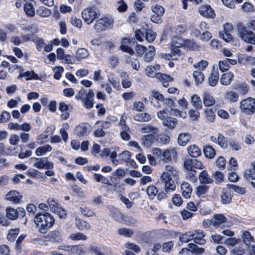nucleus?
<instances>
[{
	"label": "nucleus",
	"instance_id": "1",
	"mask_svg": "<svg viewBox=\"0 0 255 255\" xmlns=\"http://www.w3.org/2000/svg\"><path fill=\"white\" fill-rule=\"evenodd\" d=\"M34 222L39 233L45 234L54 226L55 220L49 212H39L35 214Z\"/></svg>",
	"mask_w": 255,
	"mask_h": 255
},
{
	"label": "nucleus",
	"instance_id": "2",
	"mask_svg": "<svg viewBox=\"0 0 255 255\" xmlns=\"http://www.w3.org/2000/svg\"><path fill=\"white\" fill-rule=\"evenodd\" d=\"M239 36L246 43L255 44V33L248 31L245 25L239 23L238 25Z\"/></svg>",
	"mask_w": 255,
	"mask_h": 255
},
{
	"label": "nucleus",
	"instance_id": "3",
	"mask_svg": "<svg viewBox=\"0 0 255 255\" xmlns=\"http://www.w3.org/2000/svg\"><path fill=\"white\" fill-rule=\"evenodd\" d=\"M94 179L97 182H101L103 184H107V191L108 192H114L118 189L121 190H124L125 187L123 184H119L118 183H112L109 182L108 178L103 176L101 174L95 173Z\"/></svg>",
	"mask_w": 255,
	"mask_h": 255
},
{
	"label": "nucleus",
	"instance_id": "4",
	"mask_svg": "<svg viewBox=\"0 0 255 255\" xmlns=\"http://www.w3.org/2000/svg\"><path fill=\"white\" fill-rule=\"evenodd\" d=\"M161 182L164 185V191L170 193L175 190L176 183L171 174L167 172H163L160 176Z\"/></svg>",
	"mask_w": 255,
	"mask_h": 255
},
{
	"label": "nucleus",
	"instance_id": "5",
	"mask_svg": "<svg viewBox=\"0 0 255 255\" xmlns=\"http://www.w3.org/2000/svg\"><path fill=\"white\" fill-rule=\"evenodd\" d=\"M153 155L157 158H161L165 159H175L177 157V151L176 148L168 149L162 152L160 149L158 148H154L153 150Z\"/></svg>",
	"mask_w": 255,
	"mask_h": 255
},
{
	"label": "nucleus",
	"instance_id": "6",
	"mask_svg": "<svg viewBox=\"0 0 255 255\" xmlns=\"http://www.w3.org/2000/svg\"><path fill=\"white\" fill-rule=\"evenodd\" d=\"M240 108L242 112L246 114H253L255 111V100L249 97L242 100Z\"/></svg>",
	"mask_w": 255,
	"mask_h": 255
},
{
	"label": "nucleus",
	"instance_id": "7",
	"mask_svg": "<svg viewBox=\"0 0 255 255\" xmlns=\"http://www.w3.org/2000/svg\"><path fill=\"white\" fill-rule=\"evenodd\" d=\"M113 23L114 21L112 19L104 17L96 21L95 29L97 31L100 32L108 28H112L113 26Z\"/></svg>",
	"mask_w": 255,
	"mask_h": 255
},
{
	"label": "nucleus",
	"instance_id": "8",
	"mask_svg": "<svg viewBox=\"0 0 255 255\" xmlns=\"http://www.w3.org/2000/svg\"><path fill=\"white\" fill-rule=\"evenodd\" d=\"M82 15L85 22L90 24L97 18L96 8L94 6L87 7L83 10Z\"/></svg>",
	"mask_w": 255,
	"mask_h": 255
},
{
	"label": "nucleus",
	"instance_id": "9",
	"mask_svg": "<svg viewBox=\"0 0 255 255\" xmlns=\"http://www.w3.org/2000/svg\"><path fill=\"white\" fill-rule=\"evenodd\" d=\"M204 248L198 247L195 244L189 243L187 248L181 250L179 254L181 255H197L204 253Z\"/></svg>",
	"mask_w": 255,
	"mask_h": 255
},
{
	"label": "nucleus",
	"instance_id": "10",
	"mask_svg": "<svg viewBox=\"0 0 255 255\" xmlns=\"http://www.w3.org/2000/svg\"><path fill=\"white\" fill-rule=\"evenodd\" d=\"M25 210L21 207H18L14 209L11 207H8L6 209V218L14 220L18 218H22L25 215Z\"/></svg>",
	"mask_w": 255,
	"mask_h": 255
},
{
	"label": "nucleus",
	"instance_id": "11",
	"mask_svg": "<svg viewBox=\"0 0 255 255\" xmlns=\"http://www.w3.org/2000/svg\"><path fill=\"white\" fill-rule=\"evenodd\" d=\"M193 160H184V168L186 173V178L192 182H196L198 180L197 176V171L196 169L193 168V165L191 162Z\"/></svg>",
	"mask_w": 255,
	"mask_h": 255
},
{
	"label": "nucleus",
	"instance_id": "12",
	"mask_svg": "<svg viewBox=\"0 0 255 255\" xmlns=\"http://www.w3.org/2000/svg\"><path fill=\"white\" fill-rule=\"evenodd\" d=\"M66 248V251H70L73 254L78 255H88L89 254L88 248L83 245L68 246Z\"/></svg>",
	"mask_w": 255,
	"mask_h": 255
},
{
	"label": "nucleus",
	"instance_id": "13",
	"mask_svg": "<svg viewBox=\"0 0 255 255\" xmlns=\"http://www.w3.org/2000/svg\"><path fill=\"white\" fill-rule=\"evenodd\" d=\"M221 201L223 204H228L232 202L233 193L230 188H223L220 194Z\"/></svg>",
	"mask_w": 255,
	"mask_h": 255
},
{
	"label": "nucleus",
	"instance_id": "14",
	"mask_svg": "<svg viewBox=\"0 0 255 255\" xmlns=\"http://www.w3.org/2000/svg\"><path fill=\"white\" fill-rule=\"evenodd\" d=\"M244 177L245 179L250 181L253 186L255 188V161L252 163L250 168L246 170Z\"/></svg>",
	"mask_w": 255,
	"mask_h": 255
},
{
	"label": "nucleus",
	"instance_id": "15",
	"mask_svg": "<svg viewBox=\"0 0 255 255\" xmlns=\"http://www.w3.org/2000/svg\"><path fill=\"white\" fill-rule=\"evenodd\" d=\"M22 196L16 190H11L5 195L7 200L10 201L13 203L18 204L21 201Z\"/></svg>",
	"mask_w": 255,
	"mask_h": 255
},
{
	"label": "nucleus",
	"instance_id": "16",
	"mask_svg": "<svg viewBox=\"0 0 255 255\" xmlns=\"http://www.w3.org/2000/svg\"><path fill=\"white\" fill-rule=\"evenodd\" d=\"M193 241L195 244L202 245L206 243V240L204 239L206 234L202 230H195L193 232Z\"/></svg>",
	"mask_w": 255,
	"mask_h": 255
},
{
	"label": "nucleus",
	"instance_id": "17",
	"mask_svg": "<svg viewBox=\"0 0 255 255\" xmlns=\"http://www.w3.org/2000/svg\"><path fill=\"white\" fill-rule=\"evenodd\" d=\"M199 12L203 16L213 18L215 15V13L209 5H201L198 9Z\"/></svg>",
	"mask_w": 255,
	"mask_h": 255
},
{
	"label": "nucleus",
	"instance_id": "18",
	"mask_svg": "<svg viewBox=\"0 0 255 255\" xmlns=\"http://www.w3.org/2000/svg\"><path fill=\"white\" fill-rule=\"evenodd\" d=\"M182 196L186 199L190 198L192 192L191 185L186 181H183L181 185Z\"/></svg>",
	"mask_w": 255,
	"mask_h": 255
},
{
	"label": "nucleus",
	"instance_id": "19",
	"mask_svg": "<svg viewBox=\"0 0 255 255\" xmlns=\"http://www.w3.org/2000/svg\"><path fill=\"white\" fill-rule=\"evenodd\" d=\"M142 241L148 245H152L157 240L155 239V236L151 232H145L141 234L140 236Z\"/></svg>",
	"mask_w": 255,
	"mask_h": 255
},
{
	"label": "nucleus",
	"instance_id": "20",
	"mask_svg": "<svg viewBox=\"0 0 255 255\" xmlns=\"http://www.w3.org/2000/svg\"><path fill=\"white\" fill-rule=\"evenodd\" d=\"M199 179L202 184H209L214 183V179L211 178L206 170H202L199 175Z\"/></svg>",
	"mask_w": 255,
	"mask_h": 255
},
{
	"label": "nucleus",
	"instance_id": "21",
	"mask_svg": "<svg viewBox=\"0 0 255 255\" xmlns=\"http://www.w3.org/2000/svg\"><path fill=\"white\" fill-rule=\"evenodd\" d=\"M130 43L129 39L124 38L122 39L120 48L122 51L132 55L134 53V51L130 47Z\"/></svg>",
	"mask_w": 255,
	"mask_h": 255
},
{
	"label": "nucleus",
	"instance_id": "22",
	"mask_svg": "<svg viewBox=\"0 0 255 255\" xmlns=\"http://www.w3.org/2000/svg\"><path fill=\"white\" fill-rule=\"evenodd\" d=\"M155 77L159 79L162 83L163 86L165 87H167L169 86V83L173 81V78L169 75L163 74L160 73H157L155 75Z\"/></svg>",
	"mask_w": 255,
	"mask_h": 255
},
{
	"label": "nucleus",
	"instance_id": "23",
	"mask_svg": "<svg viewBox=\"0 0 255 255\" xmlns=\"http://www.w3.org/2000/svg\"><path fill=\"white\" fill-rule=\"evenodd\" d=\"M212 220L213 225L215 227H219L221 224L227 222V218L222 214H217L213 216Z\"/></svg>",
	"mask_w": 255,
	"mask_h": 255
},
{
	"label": "nucleus",
	"instance_id": "24",
	"mask_svg": "<svg viewBox=\"0 0 255 255\" xmlns=\"http://www.w3.org/2000/svg\"><path fill=\"white\" fill-rule=\"evenodd\" d=\"M128 168H126L125 170L121 168H117L114 172L112 173L113 176H110V181L113 182L114 180H117V178L125 176L126 174L128 173Z\"/></svg>",
	"mask_w": 255,
	"mask_h": 255
},
{
	"label": "nucleus",
	"instance_id": "25",
	"mask_svg": "<svg viewBox=\"0 0 255 255\" xmlns=\"http://www.w3.org/2000/svg\"><path fill=\"white\" fill-rule=\"evenodd\" d=\"M34 166L38 169H51L53 168L54 165L52 162L48 160H38L34 164Z\"/></svg>",
	"mask_w": 255,
	"mask_h": 255
},
{
	"label": "nucleus",
	"instance_id": "26",
	"mask_svg": "<svg viewBox=\"0 0 255 255\" xmlns=\"http://www.w3.org/2000/svg\"><path fill=\"white\" fill-rule=\"evenodd\" d=\"M162 102L166 107L170 108L171 111H174L175 114L176 115L177 114L180 115V113H182V112H181L179 110L177 109H174V108L175 107V103L174 102V100L172 99H164Z\"/></svg>",
	"mask_w": 255,
	"mask_h": 255
},
{
	"label": "nucleus",
	"instance_id": "27",
	"mask_svg": "<svg viewBox=\"0 0 255 255\" xmlns=\"http://www.w3.org/2000/svg\"><path fill=\"white\" fill-rule=\"evenodd\" d=\"M211 140L213 141H217V143L223 148H226L228 146L227 139L221 133L218 134L217 138L211 136Z\"/></svg>",
	"mask_w": 255,
	"mask_h": 255
},
{
	"label": "nucleus",
	"instance_id": "28",
	"mask_svg": "<svg viewBox=\"0 0 255 255\" xmlns=\"http://www.w3.org/2000/svg\"><path fill=\"white\" fill-rule=\"evenodd\" d=\"M141 131L144 133H148L147 135H157L158 129L155 126L147 125L140 129Z\"/></svg>",
	"mask_w": 255,
	"mask_h": 255
},
{
	"label": "nucleus",
	"instance_id": "29",
	"mask_svg": "<svg viewBox=\"0 0 255 255\" xmlns=\"http://www.w3.org/2000/svg\"><path fill=\"white\" fill-rule=\"evenodd\" d=\"M234 77V74L232 72H227L223 74L220 79V83L222 85H229L233 80Z\"/></svg>",
	"mask_w": 255,
	"mask_h": 255
},
{
	"label": "nucleus",
	"instance_id": "30",
	"mask_svg": "<svg viewBox=\"0 0 255 255\" xmlns=\"http://www.w3.org/2000/svg\"><path fill=\"white\" fill-rule=\"evenodd\" d=\"M155 55V48L152 46H150L148 47V49H146L145 52L144 60L147 62H150L153 60Z\"/></svg>",
	"mask_w": 255,
	"mask_h": 255
},
{
	"label": "nucleus",
	"instance_id": "31",
	"mask_svg": "<svg viewBox=\"0 0 255 255\" xmlns=\"http://www.w3.org/2000/svg\"><path fill=\"white\" fill-rule=\"evenodd\" d=\"M76 226L80 231L89 230L91 228L88 222L81 219H76Z\"/></svg>",
	"mask_w": 255,
	"mask_h": 255
},
{
	"label": "nucleus",
	"instance_id": "32",
	"mask_svg": "<svg viewBox=\"0 0 255 255\" xmlns=\"http://www.w3.org/2000/svg\"><path fill=\"white\" fill-rule=\"evenodd\" d=\"M219 78V72L214 70L208 78V83L210 86L214 87L217 84Z\"/></svg>",
	"mask_w": 255,
	"mask_h": 255
},
{
	"label": "nucleus",
	"instance_id": "33",
	"mask_svg": "<svg viewBox=\"0 0 255 255\" xmlns=\"http://www.w3.org/2000/svg\"><path fill=\"white\" fill-rule=\"evenodd\" d=\"M189 154L192 157L196 158L201 154V151L196 145H192L188 147Z\"/></svg>",
	"mask_w": 255,
	"mask_h": 255
},
{
	"label": "nucleus",
	"instance_id": "34",
	"mask_svg": "<svg viewBox=\"0 0 255 255\" xmlns=\"http://www.w3.org/2000/svg\"><path fill=\"white\" fill-rule=\"evenodd\" d=\"M75 133L77 136L81 137V136L88 135L89 132L87 127L85 125L82 124L75 128Z\"/></svg>",
	"mask_w": 255,
	"mask_h": 255
},
{
	"label": "nucleus",
	"instance_id": "35",
	"mask_svg": "<svg viewBox=\"0 0 255 255\" xmlns=\"http://www.w3.org/2000/svg\"><path fill=\"white\" fill-rule=\"evenodd\" d=\"M203 103L205 106L210 107L215 104V101L210 94L205 92L203 94Z\"/></svg>",
	"mask_w": 255,
	"mask_h": 255
},
{
	"label": "nucleus",
	"instance_id": "36",
	"mask_svg": "<svg viewBox=\"0 0 255 255\" xmlns=\"http://www.w3.org/2000/svg\"><path fill=\"white\" fill-rule=\"evenodd\" d=\"M191 139V136L189 133H180L178 138V143L182 146H185Z\"/></svg>",
	"mask_w": 255,
	"mask_h": 255
},
{
	"label": "nucleus",
	"instance_id": "37",
	"mask_svg": "<svg viewBox=\"0 0 255 255\" xmlns=\"http://www.w3.org/2000/svg\"><path fill=\"white\" fill-rule=\"evenodd\" d=\"M212 177L215 184L220 185L224 181L225 176L222 172L216 171L212 173Z\"/></svg>",
	"mask_w": 255,
	"mask_h": 255
},
{
	"label": "nucleus",
	"instance_id": "38",
	"mask_svg": "<svg viewBox=\"0 0 255 255\" xmlns=\"http://www.w3.org/2000/svg\"><path fill=\"white\" fill-rule=\"evenodd\" d=\"M238 93L234 91H228L226 93V99L230 103H236L239 100Z\"/></svg>",
	"mask_w": 255,
	"mask_h": 255
},
{
	"label": "nucleus",
	"instance_id": "39",
	"mask_svg": "<svg viewBox=\"0 0 255 255\" xmlns=\"http://www.w3.org/2000/svg\"><path fill=\"white\" fill-rule=\"evenodd\" d=\"M203 152L206 157L210 159L214 158L216 154L215 149L209 145H206L204 147Z\"/></svg>",
	"mask_w": 255,
	"mask_h": 255
},
{
	"label": "nucleus",
	"instance_id": "40",
	"mask_svg": "<svg viewBox=\"0 0 255 255\" xmlns=\"http://www.w3.org/2000/svg\"><path fill=\"white\" fill-rule=\"evenodd\" d=\"M152 97H153L151 98V103L154 107H156L157 108H160V106H157L156 104H155V102H157V101L163 102V101L164 99L163 95L157 92H153Z\"/></svg>",
	"mask_w": 255,
	"mask_h": 255
},
{
	"label": "nucleus",
	"instance_id": "41",
	"mask_svg": "<svg viewBox=\"0 0 255 255\" xmlns=\"http://www.w3.org/2000/svg\"><path fill=\"white\" fill-rule=\"evenodd\" d=\"M242 238L244 243L246 245H249L252 242H255L254 238L252 236L251 233L248 231H244L243 233Z\"/></svg>",
	"mask_w": 255,
	"mask_h": 255
},
{
	"label": "nucleus",
	"instance_id": "42",
	"mask_svg": "<svg viewBox=\"0 0 255 255\" xmlns=\"http://www.w3.org/2000/svg\"><path fill=\"white\" fill-rule=\"evenodd\" d=\"M156 135H145L142 138V144L149 147L152 145L155 140Z\"/></svg>",
	"mask_w": 255,
	"mask_h": 255
},
{
	"label": "nucleus",
	"instance_id": "43",
	"mask_svg": "<svg viewBox=\"0 0 255 255\" xmlns=\"http://www.w3.org/2000/svg\"><path fill=\"white\" fill-rule=\"evenodd\" d=\"M156 235L157 238L160 241H165L170 237L171 234L167 230L161 229L157 233Z\"/></svg>",
	"mask_w": 255,
	"mask_h": 255
},
{
	"label": "nucleus",
	"instance_id": "44",
	"mask_svg": "<svg viewBox=\"0 0 255 255\" xmlns=\"http://www.w3.org/2000/svg\"><path fill=\"white\" fill-rule=\"evenodd\" d=\"M89 55L88 51L85 48H79L77 50L75 58L77 61L87 58Z\"/></svg>",
	"mask_w": 255,
	"mask_h": 255
},
{
	"label": "nucleus",
	"instance_id": "45",
	"mask_svg": "<svg viewBox=\"0 0 255 255\" xmlns=\"http://www.w3.org/2000/svg\"><path fill=\"white\" fill-rule=\"evenodd\" d=\"M191 102L196 109H202V101L200 97L197 95L194 94L192 96Z\"/></svg>",
	"mask_w": 255,
	"mask_h": 255
},
{
	"label": "nucleus",
	"instance_id": "46",
	"mask_svg": "<svg viewBox=\"0 0 255 255\" xmlns=\"http://www.w3.org/2000/svg\"><path fill=\"white\" fill-rule=\"evenodd\" d=\"M227 187L230 188L232 191H235L239 195H245L247 192L245 187H240L234 184H228Z\"/></svg>",
	"mask_w": 255,
	"mask_h": 255
},
{
	"label": "nucleus",
	"instance_id": "47",
	"mask_svg": "<svg viewBox=\"0 0 255 255\" xmlns=\"http://www.w3.org/2000/svg\"><path fill=\"white\" fill-rule=\"evenodd\" d=\"M118 233L121 236L130 238L133 236L134 232L131 229L122 228L118 230Z\"/></svg>",
	"mask_w": 255,
	"mask_h": 255
},
{
	"label": "nucleus",
	"instance_id": "48",
	"mask_svg": "<svg viewBox=\"0 0 255 255\" xmlns=\"http://www.w3.org/2000/svg\"><path fill=\"white\" fill-rule=\"evenodd\" d=\"M48 238L52 242H59L61 240V233L57 230H54L49 233Z\"/></svg>",
	"mask_w": 255,
	"mask_h": 255
},
{
	"label": "nucleus",
	"instance_id": "49",
	"mask_svg": "<svg viewBox=\"0 0 255 255\" xmlns=\"http://www.w3.org/2000/svg\"><path fill=\"white\" fill-rule=\"evenodd\" d=\"M19 232V229L18 228L9 230L7 235V239L11 242H14L18 235Z\"/></svg>",
	"mask_w": 255,
	"mask_h": 255
},
{
	"label": "nucleus",
	"instance_id": "50",
	"mask_svg": "<svg viewBox=\"0 0 255 255\" xmlns=\"http://www.w3.org/2000/svg\"><path fill=\"white\" fill-rule=\"evenodd\" d=\"M179 239L182 242L184 243H187L190 241L193 240V232L189 231L184 234H183L180 236Z\"/></svg>",
	"mask_w": 255,
	"mask_h": 255
},
{
	"label": "nucleus",
	"instance_id": "51",
	"mask_svg": "<svg viewBox=\"0 0 255 255\" xmlns=\"http://www.w3.org/2000/svg\"><path fill=\"white\" fill-rule=\"evenodd\" d=\"M158 192V189L154 185H150L146 189V193L150 199H153Z\"/></svg>",
	"mask_w": 255,
	"mask_h": 255
},
{
	"label": "nucleus",
	"instance_id": "52",
	"mask_svg": "<svg viewBox=\"0 0 255 255\" xmlns=\"http://www.w3.org/2000/svg\"><path fill=\"white\" fill-rule=\"evenodd\" d=\"M24 10L27 15L33 17L35 15V12L32 3L26 2L24 6Z\"/></svg>",
	"mask_w": 255,
	"mask_h": 255
},
{
	"label": "nucleus",
	"instance_id": "53",
	"mask_svg": "<svg viewBox=\"0 0 255 255\" xmlns=\"http://www.w3.org/2000/svg\"><path fill=\"white\" fill-rule=\"evenodd\" d=\"M37 14L43 17H46L51 14V10L44 6L39 7L36 10Z\"/></svg>",
	"mask_w": 255,
	"mask_h": 255
},
{
	"label": "nucleus",
	"instance_id": "54",
	"mask_svg": "<svg viewBox=\"0 0 255 255\" xmlns=\"http://www.w3.org/2000/svg\"><path fill=\"white\" fill-rule=\"evenodd\" d=\"M170 50H171V52L169 54H166L165 55V58L168 60H170L171 59L172 60L176 59V58H173V56H175L176 55H179L180 54V50L179 49V47H169Z\"/></svg>",
	"mask_w": 255,
	"mask_h": 255
},
{
	"label": "nucleus",
	"instance_id": "55",
	"mask_svg": "<svg viewBox=\"0 0 255 255\" xmlns=\"http://www.w3.org/2000/svg\"><path fill=\"white\" fill-rule=\"evenodd\" d=\"M183 39L179 37L172 38L169 47H181L183 46Z\"/></svg>",
	"mask_w": 255,
	"mask_h": 255
},
{
	"label": "nucleus",
	"instance_id": "56",
	"mask_svg": "<svg viewBox=\"0 0 255 255\" xmlns=\"http://www.w3.org/2000/svg\"><path fill=\"white\" fill-rule=\"evenodd\" d=\"M134 119L137 121L145 122L149 121L150 120V117L147 113H141L135 115L134 116Z\"/></svg>",
	"mask_w": 255,
	"mask_h": 255
},
{
	"label": "nucleus",
	"instance_id": "57",
	"mask_svg": "<svg viewBox=\"0 0 255 255\" xmlns=\"http://www.w3.org/2000/svg\"><path fill=\"white\" fill-rule=\"evenodd\" d=\"M52 149L51 146L49 144L40 146L36 150V154L37 156H40L45 154L46 152L50 151Z\"/></svg>",
	"mask_w": 255,
	"mask_h": 255
},
{
	"label": "nucleus",
	"instance_id": "58",
	"mask_svg": "<svg viewBox=\"0 0 255 255\" xmlns=\"http://www.w3.org/2000/svg\"><path fill=\"white\" fill-rule=\"evenodd\" d=\"M47 203L51 211L54 213L61 207L60 205L53 199H48Z\"/></svg>",
	"mask_w": 255,
	"mask_h": 255
},
{
	"label": "nucleus",
	"instance_id": "59",
	"mask_svg": "<svg viewBox=\"0 0 255 255\" xmlns=\"http://www.w3.org/2000/svg\"><path fill=\"white\" fill-rule=\"evenodd\" d=\"M209 190V187L205 184L199 185L196 189V194L198 196H201L205 194Z\"/></svg>",
	"mask_w": 255,
	"mask_h": 255
},
{
	"label": "nucleus",
	"instance_id": "60",
	"mask_svg": "<svg viewBox=\"0 0 255 255\" xmlns=\"http://www.w3.org/2000/svg\"><path fill=\"white\" fill-rule=\"evenodd\" d=\"M166 172L169 173L171 176L173 177L174 178H177L179 176V173L177 169L172 165H166L165 166Z\"/></svg>",
	"mask_w": 255,
	"mask_h": 255
},
{
	"label": "nucleus",
	"instance_id": "61",
	"mask_svg": "<svg viewBox=\"0 0 255 255\" xmlns=\"http://www.w3.org/2000/svg\"><path fill=\"white\" fill-rule=\"evenodd\" d=\"M70 239L74 241L86 240L87 237L83 233L78 232L70 235Z\"/></svg>",
	"mask_w": 255,
	"mask_h": 255
},
{
	"label": "nucleus",
	"instance_id": "62",
	"mask_svg": "<svg viewBox=\"0 0 255 255\" xmlns=\"http://www.w3.org/2000/svg\"><path fill=\"white\" fill-rule=\"evenodd\" d=\"M174 243L172 241L164 243L162 245V251L164 253H170L172 251Z\"/></svg>",
	"mask_w": 255,
	"mask_h": 255
},
{
	"label": "nucleus",
	"instance_id": "63",
	"mask_svg": "<svg viewBox=\"0 0 255 255\" xmlns=\"http://www.w3.org/2000/svg\"><path fill=\"white\" fill-rule=\"evenodd\" d=\"M177 123V121L176 119L169 118L164 122L163 124L168 128L173 129L176 126Z\"/></svg>",
	"mask_w": 255,
	"mask_h": 255
},
{
	"label": "nucleus",
	"instance_id": "64",
	"mask_svg": "<svg viewBox=\"0 0 255 255\" xmlns=\"http://www.w3.org/2000/svg\"><path fill=\"white\" fill-rule=\"evenodd\" d=\"M193 76L194 78L195 82L197 84H200L204 81V76L203 74L200 71H194L193 73Z\"/></svg>",
	"mask_w": 255,
	"mask_h": 255
}]
</instances>
